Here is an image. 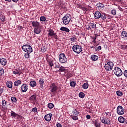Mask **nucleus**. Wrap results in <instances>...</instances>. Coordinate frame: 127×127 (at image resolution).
Masks as SVG:
<instances>
[{"mask_svg": "<svg viewBox=\"0 0 127 127\" xmlns=\"http://www.w3.org/2000/svg\"><path fill=\"white\" fill-rule=\"evenodd\" d=\"M62 20L64 24L67 25L69 24L70 21H71V15L69 14H66L64 17L62 18Z\"/></svg>", "mask_w": 127, "mask_h": 127, "instance_id": "nucleus-1", "label": "nucleus"}, {"mask_svg": "<svg viewBox=\"0 0 127 127\" xmlns=\"http://www.w3.org/2000/svg\"><path fill=\"white\" fill-rule=\"evenodd\" d=\"M72 48L73 51L77 54H79L82 52V47L80 45H74Z\"/></svg>", "mask_w": 127, "mask_h": 127, "instance_id": "nucleus-2", "label": "nucleus"}, {"mask_svg": "<svg viewBox=\"0 0 127 127\" xmlns=\"http://www.w3.org/2000/svg\"><path fill=\"white\" fill-rule=\"evenodd\" d=\"M22 50L27 53H31L32 52V47L29 45H25L22 46Z\"/></svg>", "mask_w": 127, "mask_h": 127, "instance_id": "nucleus-3", "label": "nucleus"}, {"mask_svg": "<svg viewBox=\"0 0 127 127\" xmlns=\"http://www.w3.org/2000/svg\"><path fill=\"white\" fill-rule=\"evenodd\" d=\"M114 67V63L109 62L105 64L104 67L106 71H112Z\"/></svg>", "mask_w": 127, "mask_h": 127, "instance_id": "nucleus-4", "label": "nucleus"}, {"mask_svg": "<svg viewBox=\"0 0 127 127\" xmlns=\"http://www.w3.org/2000/svg\"><path fill=\"white\" fill-rule=\"evenodd\" d=\"M113 72H114V74L117 76V77H120L123 75V71H122V69L120 68V67H115Z\"/></svg>", "mask_w": 127, "mask_h": 127, "instance_id": "nucleus-5", "label": "nucleus"}, {"mask_svg": "<svg viewBox=\"0 0 127 127\" xmlns=\"http://www.w3.org/2000/svg\"><path fill=\"white\" fill-rule=\"evenodd\" d=\"M48 37H50V36L51 37H54L55 38V39H58V36H57V34L52 29H50L48 31Z\"/></svg>", "mask_w": 127, "mask_h": 127, "instance_id": "nucleus-6", "label": "nucleus"}, {"mask_svg": "<svg viewBox=\"0 0 127 127\" xmlns=\"http://www.w3.org/2000/svg\"><path fill=\"white\" fill-rule=\"evenodd\" d=\"M59 60L60 63H67V59L66 58V56H65V54H61L60 55Z\"/></svg>", "mask_w": 127, "mask_h": 127, "instance_id": "nucleus-7", "label": "nucleus"}, {"mask_svg": "<svg viewBox=\"0 0 127 127\" xmlns=\"http://www.w3.org/2000/svg\"><path fill=\"white\" fill-rule=\"evenodd\" d=\"M58 87L55 85V83H52L50 86V90L52 93H55L57 91Z\"/></svg>", "mask_w": 127, "mask_h": 127, "instance_id": "nucleus-8", "label": "nucleus"}, {"mask_svg": "<svg viewBox=\"0 0 127 127\" xmlns=\"http://www.w3.org/2000/svg\"><path fill=\"white\" fill-rule=\"evenodd\" d=\"M117 114L118 115H124L125 113V109L122 106H118L117 109Z\"/></svg>", "mask_w": 127, "mask_h": 127, "instance_id": "nucleus-9", "label": "nucleus"}, {"mask_svg": "<svg viewBox=\"0 0 127 127\" xmlns=\"http://www.w3.org/2000/svg\"><path fill=\"white\" fill-rule=\"evenodd\" d=\"M101 123L105 124V125H111L112 121H111V119L108 118H105L101 119Z\"/></svg>", "mask_w": 127, "mask_h": 127, "instance_id": "nucleus-10", "label": "nucleus"}, {"mask_svg": "<svg viewBox=\"0 0 127 127\" xmlns=\"http://www.w3.org/2000/svg\"><path fill=\"white\" fill-rule=\"evenodd\" d=\"M22 92L25 93L28 90V86L26 84H23L21 87Z\"/></svg>", "mask_w": 127, "mask_h": 127, "instance_id": "nucleus-11", "label": "nucleus"}, {"mask_svg": "<svg viewBox=\"0 0 127 127\" xmlns=\"http://www.w3.org/2000/svg\"><path fill=\"white\" fill-rule=\"evenodd\" d=\"M32 25L33 26V27L37 28V27H41V26H40V24H39V22L34 21L32 22Z\"/></svg>", "mask_w": 127, "mask_h": 127, "instance_id": "nucleus-12", "label": "nucleus"}, {"mask_svg": "<svg viewBox=\"0 0 127 127\" xmlns=\"http://www.w3.org/2000/svg\"><path fill=\"white\" fill-rule=\"evenodd\" d=\"M121 36L124 40H127V33L125 31H123L121 33Z\"/></svg>", "mask_w": 127, "mask_h": 127, "instance_id": "nucleus-13", "label": "nucleus"}, {"mask_svg": "<svg viewBox=\"0 0 127 127\" xmlns=\"http://www.w3.org/2000/svg\"><path fill=\"white\" fill-rule=\"evenodd\" d=\"M51 117H52V114H49L45 116V120L47 122H50L51 121Z\"/></svg>", "mask_w": 127, "mask_h": 127, "instance_id": "nucleus-14", "label": "nucleus"}, {"mask_svg": "<svg viewBox=\"0 0 127 127\" xmlns=\"http://www.w3.org/2000/svg\"><path fill=\"white\" fill-rule=\"evenodd\" d=\"M96 6H97V7H98V8L100 9V10H102L104 9V8H105V5H104V4L100 3V2L97 3L96 4Z\"/></svg>", "mask_w": 127, "mask_h": 127, "instance_id": "nucleus-15", "label": "nucleus"}, {"mask_svg": "<svg viewBox=\"0 0 127 127\" xmlns=\"http://www.w3.org/2000/svg\"><path fill=\"white\" fill-rule=\"evenodd\" d=\"M101 13L99 11H97L94 14V17L95 19H99L101 16Z\"/></svg>", "mask_w": 127, "mask_h": 127, "instance_id": "nucleus-16", "label": "nucleus"}, {"mask_svg": "<svg viewBox=\"0 0 127 127\" xmlns=\"http://www.w3.org/2000/svg\"><path fill=\"white\" fill-rule=\"evenodd\" d=\"M40 28H41V27L34 28V33H36V34H39V33L41 32V30H40Z\"/></svg>", "mask_w": 127, "mask_h": 127, "instance_id": "nucleus-17", "label": "nucleus"}, {"mask_svg": "<svg viewBox=\"0 0 127 127\" xmlns=\"http://www.w3.org/2000/svg\"><path fill=\"white\" fill-rule=\"evenodd\" d=\"M91 59H92L93 61H97V60L99 59V57L96 55H92L91 56Z\"/></svg>", "mask_w": 127, "mask_h": 127, "instance_id": "nucleus-18", "label": "nucleus"}, {"mask_svg": "<svg viewBox=\"0 0 127 127\" xmlns=\"http://www.w3.org/2000/svg\"><path fill=\"white\" fill-rule=\"evenodd\" d=\"M60 30L61 31H65V32H69L70 31V30L66 27H62L60 28Z\"/></svg>", "mask_w": 127, "mask_h": 127, "instance_id": "nucleus-19", "label": "nucleus"}, {"mask_svg": "<svg viewBox=\"0 0 127 127\" xmlns=\"http://www.w3.org/2000/svg\"><path fill=\"white\" fill-rule=\"evenodd\" d=\"M36 94H34L32 95L30 98V100L32 101V102H36Z\"/></svg>", "mask_w": 127, "mask_h": 127, "instance_id": "nucleus-20", "label": "nucleus"}, {"mask_svg": "<svg viewBox=\"0 0 127 127\" xmlns=\"http://www.w3.org/2000/svg\"><path fill=\"white\" fill-rule=\"evenodd\" d=\"M19 85H21V81L19 80L15 81L14 83L15 87H18Z\"/></svg>", "mask_w": 127, "mask_h": 127, "instance_id": "nucleus-21", "label": "nucleus"}, {"mask_svg": "<svg viewBox=\"0 0 127 127\" xmlns=\"http://www.w3.org/2000/svg\"><path fill=\"white\" fill-rule=\"evenodd\" d=\"M11 117H13V118H15L16 117H18V118H19V117H20V116H19V115L15 113V112L11 111Z\"/></svg>", "mask_w": 127, "mask_h": 127, "instance_id": "nucleus-22", "label": "nucleus"}, {"mask_svg": "<svg viewBox=\"0 0 127 127\" xmlns=\"http://www.w3.org/2000/svg\"><path fill=\"white\" fill-rule=\"evenodd\" d=\"M6 63H7L6 60H5V59L2 58L1 60V62L0 63L1 65H2L3 66H5V65H6Z\"/></svg>", "mask_w": 127, "mask_h": 127, "instance_id": "nucleus-23", "label": "nucleus"}, {"mask_svg": "<svg viewBox=\"0 0 127 127\" xmlns=\"http://www.w3.org/2000/svg\"><path fill=\"white\" fill-rule=\"evenodd\" d=\"M40 88H43V84H44V79L41 78L39 80Z\"/></svg>", "mask_w": 127, "mask_h": 127, "instance_id": "nucleus-24", "label": "nucleus"}, {"mask_svg": "<svg viewBox=\"0 0 127 127\" xmlns=\"http://www.w3.org/2000/svg\"><path fill=\"white\" fill-rule=\"evenodd\" d=\"M6 86L9 89H11L12 88V82L11 81H8L6 82Z\"/></svg>", "mask_w": 127, "mask_h": 127, "instance_id": "nucleus-25", "label": "nucleus"}, {"mask_svg": "<svg viewBox=\"0 0 127 127\" xmlns=\"http://www.w3.org/2000/svg\"><path fill=\"white\" fill-rule=\"evenodd\" d=\"M118 121L120 122L121 124H124L125 123V118L122 116L119 117L118 118Z\"/></svg>", "mask_w": 127, "mask_h": 127, "instance_id": "nucleus-26", "label": "nucleus"}, {"mask_svg": "<svg viewBox=\"0 0 127 127\" xmlns=\"http://www.w3.org/2000/svg\"><path fill=\"white\" fill-rule=\"evenodd\" d=\"M2 109L6 108V101L4 100H2Z\"/></svg>", "mask_w": 127, "mask_h": 127, "instance_id": "nucleus-27", "label": "nucleus"}, {"mask_svg": "<svg viewBox=\"0 0 127 127\" xmlns=\"http://www.w3.org/2000/svg\"><path fill=\"white\" fill-rule=\"evenodd\" d=\"M79 113L78 112L77 109H74V111H72L71 115L73 116H79Z\"/></svg>", "mask_w": 127, "mask_h": 127, "instance_id": "nucleus-28", "label": "nucleus"}, {"mask_svg": "<svg viewBox=\"0 0 127 127\" xmlns=\"http://www.w3.org/2000/svg\"><path fill=\"white\" fill-rule=\"evenodd\" d=\"M92 28H96V24L90 23L89 24L88 29H91Z\"/></svg>", "mask_w": 127, "mask_h": 127, "instance_id": "nucleus-29", "label": "nucleus"}, {"mask_svg": "<svg viewBox=\"0 0 127 127\" xmlns=\"http://www.w3.org/2000/svg\"><path fill=\"white\" fill-rule=\"evenodd\" d=\"M94 126H95V127H101V124H100V123H99L98 121L95 120L94 122Z\"/></svg>", "mask_w": 127, "mask_h": 127, "instance_id": "nucleus-30", "label": "nucleus"}, {"mask_svg": "<svg viewBox=\"0 0 127 127\" xmlns=\"http://www.w3.org/2000/svg\"><path fill=\"white\" fill-rule=\"evenodd\" d=\"M82 88L83 89H84L86 90V89H88L89 88V84L88 83H85L82 85Z\"/></svg>", "mask_w": 127, "mask_h": 127, "instance_id": "nucleus-31", "label": "nucleus"}, {"mask_svg": "<svg viewBox=\"0 0 127 127\" xmlns=\"http://www.w3.org/2000/svg\"><path fill=\"white\" fill-rule=\"evenodd\" d=\"M30 85L31 87H36V82L34 81H31L30 82Z\"/></svg>", "mask_w": 127, "mask_h": 127, "instance_id": "nucleus-32", "label": "nucleus"}, {"mask_svg": "<svg viewBox=\"0 0 127 127\" xmlns=\"http://www.w3.org/2000/svg\"><path fill=\"white\" fill-rule=\"evenodd\" d=\"M70 118L72 119L73 121H77L79 120V118H78V116H76V115H74V116L71 115L70 116Z\"/></svg>", "mask_w": 127, "mask_h": 127, "instance_id": "nucleus-33", "label": "nucleus"}, {"mask_svg": "<svg viewBox=\"0 0 127 127\" xmlns=\"http://www.w3.org/2000/svg\"><path fill=\"white\" fill-rule=\"evenodd\" d=\"M54 65H55V68H60V64L59 63L56 62L55 63H54Z\"/></svg>", "mask_w": 127, "mask_h": 127, "instance_id": "nucleus-34", "label": "nucleus"}, {"mask_svg": "<svg viewBox=\"0 0 127 127\" xmlns=\"http://www.w3.org/2000/svg\"><path fill=\"white\" fill-rule=\"evenodd\" d=\"M66 69H65V67L64 66H61L60 67V69L59 70V72H65Z\"/></svg>", "mask_w": 127, "mask_h": 127, "instance_id": "nucleus-35", "label": "nucleus"}, {"mask_svg": "<svg viewBox=\"0 0 127 127\" xmlns=\"http://www.w3.org/2000/svg\"><path fill=\"white\" fill-rule=\"evenodd\" d=\"M48 107L49 109H53V108H54V105L52 103H50L48 104Z\"/></svg>", "mask_w": 127, "mask_h": 127, "instance_id": "nucleus-36", "label": "nucleus"}, {"mask_svg": "<svg viewBox=\"0 0 127 127\" xmlns=\"http://www.w3.org/2000/svg\"><path fill=\"white\" fill-rule=\"evenodd\" d=\"M11 101L12 102V103H16L17 100H16V97H12L11 98Z\"/></svg>", "mask_w": 127, "mask_h": 127, "instance_id": "nucleus-37", "label": "nucleus"}, {"mask_svg": "<svg viewBox=\"0 0 127 127\" xmlns=\"http://www.w3.org/2000/svg\"><path fill=\"white\" fill-rule=\"evenodd\" d=\"M79 96L80 98H81V99H83V98H84L85 97V94L83 92H80L79 94Z\"/></svg>", "mask_w": 127, "mask_h": 127, "instance_id": "nucleus-38", "label": "nucleus"}, {"mask_svg": "<svg viewBox=\"0 0 127 127\" xmlns=\"http://www.w3.org/2000/svg\"><path fill=\"white\" fill-rule=\"evenodd\" d=\"M0 19L1 20V21H4V19H5V17H4V16L3 15H1L0 16Z\"/></svg>", "mask_w": 127, "mask_h": 127, "instance_id": "nucleus-39", "label": "nucleus"}, {"mask_svg": "<svg viewBox=\"0 0 127 127\" xmlns=\"http://www.w3.org/2000/svg\"><path fill=\"white\" fill-rule=\"evenodd\" d=\"M100 17H101L102 19H103V20H105V19L107 18V16L105 14H101V16Z\"/></svg>", "mask_w": 127, "mask_h": 127, "instance_id": "nucleus-40", "label": "nucleus"}, {"mask_svg": "<svg viewBox=\"0 0 127 127\" xmlns=\"http://www.w3.org/2000/svg\"><path fill=\"white\" fill-rule=\"evenodd\" d=\"M123 92L121 91H117V95L119 96H123Z\"/></svg>", "mask_w": 127, "mask_h": 127, "instance_id": "nucleus-41", "label": "nucleus"}, {"mask_svg": "<svg viewBox=\"0 0 127 127\" xmlns=\"http://www.w3.org/2000/svg\"><path fill=\"white\" fill-rule=\"evenodd\" d=\"M41 21H45L46 20V17L45 16H41L40 18Z\"/></svg>", "mask_w": 127, "mask_h": 127, "instance_id": "nucleus-42", "label": "nucleus"}, {"mask_svg": "<svg viewBox=\"0 0 127 127\" xmlns=\"http://www.w3.org/2000/svg\"><path fill=\"white\" fill-rule=\"evenodd\" d=\"M70 85L71 87H75V85H76V82L75 81H71L70 83Z\"/></svg>", "mask_w": 127, "mask_h": 127, "instance_id": "nucleus-43", "label": "nucleus"}, {"mask_svg": "<svg viewBox=\"0 0 127 127\" xmlns=\"http://www.w3.org/2000/svg\"><path fill=\"white\" fill-rule=\"evenodd\" d=\"M4 73V71L3 70V68H0V76L2 75V74Z\"/></svg>", "mask_w": 127, "mask_h": 127, "instance_id": "nucleus-44", "label": "nucleus"}, {"mask_svg": "<svg viewBox=\"0 0 127 127\" xmlns=\"http://www.w3.org/2000/svg\"><path fill=\"white\" fill-rule=\"evenodd\" d=\"M111 13L112 14H113V15H116V13H117V11H116V9H113L111 11Z\"/></svg>", "mask_w": 127, "mask_h": 127, "instance_id": "nucleus-45", "label": "nucleus"}, {"mask_svg": "<svg viewBox=\"0 0 127 127\" xmlns=\"http://www.w3.org/2000/svg\"><path fill=\"white\" fill-rule=\"evenodd\" d=\"M29 54H30V53H27L26 54H25V58H29Z\"/></svg>", "mask_w": 127, "mask_h": 127, "instance_id": "nucleus-46", "label": "nucleus"}, {"mask_svg": "<svg viewBox=\"0 0 127 127\" xmlns=\"http://www.w3.org/2000/svg\"><path fill=\"white\" fill-rule=\"evenodd\" d=\"M79 7L80 8H81V9H82V10H83L84 11H86V10H87V9L84 7H82L81 5H79Z\"/></svg>", "mask_w": 127, "mask_h": 127, "instance_id": "nucleus-47", "label": "nucleus"}, {"mask_svg": "<svg viewBox=\"0 0 127 127\" xmlns=\"http://www.w3.org/2000/svg\"><path fill=\"white\" fill-rule=\"evenodd\" d=\"M3 93V88L1 87H0V95H1Z\"/></svg>", "mask_w": 127, "mask_h": 127, "instance_id": "nucleus-48", "label": "nucleus"}, {"mask_svg": "<svg viewBox=\"0 0 127 127\" xmlns=\"http://www.w3.org/2000/svg\"><path fill=\"white\" fill-rule=\"evenodd\" d=\"M49 65H50V66L51 67H52V66H53V65H54V64H53V62L51 61L49 62Z\"/></svg>", "mask_w": 127, "mask_h": 127, "instance_id": "nucleus-49", "label": "nucleus"}, {"mask_svg": "<svg viewBox=\"0 0 127 127\" xmlns=\"http://www.w3.org/2000/svg\"><path fill=\"white\" fill-rule=\"evenodd\" d=\"M13 73L15 75H16V74H18V73H19V72L17 70H15L13 71Z\"/></svg>", "mask_w": 127, "mask_h": 127, "instance_id": "nucleus-50", "label": "nucleus"}, {"mask_svg": "<svg viewBox=\"0 0 127 127\" xmlns=\"http://www.w3.org/2000/svg\"><path fill=\"white\" fill-rule=\"evenodd\" d=\"M124 76L127 78V70H125L124 71Z\"/></svg>", "mask_w": 127, "mask_h": 127, "instance_id": "nucleus-51", "label": "nucleus"}, {"mask_svg": "<svg viewBox=\"0 0 127 127\" xmlns=\"http://www.w3.org/2000/svg\"><path fill=\"white\" fill-rule=\"evenodd\" d=\"M32 112H37V108L35 107L32 108Z\"/></svg>", "mask_w": 127, "mask_h": 127, "instance_id": "nucleus-52", "label": "nucleus"}, {"mask_svg": "<svg viewBox=\"0 0 127 127\" xmlns=\"http://www.w3.org/2000/svg\"><path fill=\"white\" fill-rule=\"evenodd\" d=\"M67 77H68V78H70V77H72V74H71V73L67 72V74H66Z\"/></svg>", "mask_w": 127, "mask_h": 127, "instance_id": "nucleus-53", "label": "nucleus"}, {"mask_svg": "<svg viewBox=\"0 0 127 127\" xmlns=\"http://www.w3.org/2000/svg\"><path fill=\"white\" fill-rule=\"evenodd\" d=\"M86 119H87V120H90V119H91V116L89 115H86Z\"/></svg>", "mask_w": 127, "mask_h": 127, "instance_id": "nucleus-54", "label": "nucleus"}, {"mask_svg": "<svg viewBox=\"0 0 127 127\" xmlns=\"http://www.w3.org/2000/svg\"><path fill=\"white\" fill-rule=\"evenodd\" d=\"M101 46H98V47L97 48V50L98 51H100V50H101Z\"/></svg>", "mask_w": 127, "mask_h": 127, "instance_id": "nucleus-55", "label": "nucleus"}, {"mask_svg": "<svg viewBox=\"0 0 127 127\" xmlns=\"http://www.w3.org/2000/svg\"><path fill=\"white\" fill-rule=\"evenodd\" d=\"M57 127H62V125H61V124L58 123V124H57Z\"/></svg>", "mask_w": 127, "mask_h": 127, "instance_id": "nucleus-56", "label": "nucleus"}, {"mask_svg": "<svg viewBox=\"0 0 127 127\" xmlns=\"http://www.w3.org/2000/svg\"><path fill=\"white\" fill-rule=\"evenodd\" d=\"M105 114L107 116H111V113L110 112H105Z\"/></svg>", "mask_w": 127, "mask_h": 127, "instance_id": "nucleus-57", "label": "nucleus"}, {"mask_svg": "<svg viewBox=\"0 0 127 127\" xmlns=\"http://www.w3.org/2000/svg\"><path fill=\"white\" fill-rule=\"evenodd\" d=\"M122 48H124V49H127V46H123Z\"/></svg>", "mask_w": 127, "mask_h": 127, "instance_id": "nucleus-58", "label": "nucleus"}, {"mask_svg": "<svg viewBox=\"0 0 127 127\" xmlns=\"http://www.w3.org/2000/svg\"><path fill=\"white\" fill-rule=\"evenodd\" d=\"M124 124H127V119H124Z\"/></svg>", "mask_w": 127, "mask_h": 127, "instance_id": "nucleus-59", "label": "nucleus"}, {"mask_svg": "<svg viewBox=\"0 0 127 127\" xmlns=\"http://www.w3.org/2000/svg\"><path fill=\"white\" fill-rule=\"evenodd\" d=\"M87 7H88L89 9H91V8H92V7H91L90 5H88Z\"/></svg>", "mask_w": 127, "mask_h": 127, "instance_id": "nucleus-60", "label": "nucleus"}, {"mask_svg": "<svg viewBox=\"0 0 127 127\" xmlns=\"http://www.w3.org/2000/svg\"><path fill=\"white\" fill-rule=\"evenodd\" d=\"M12 1H13L14 2H15L16 1H18L19 0H12Z\"/></svg>", "mask_w": 127, "mask_h": 127, "instance_id": "nucleus-61", "label": "nucleus"}, {"mask_svg": "<svg viewBox=\"0 0 127 127\" xmlns=\"http://www.w3.org/2000/svg\"><path fill=\"white\" fill-rule=\"evenodd\" d=\"M75 40V39L74 38H71V41H74Z\"/></svg>", "mask_w": 127, "mask_h": 127, "instance_id": "nucleus-62", "label": "nucleus"}, {"mask_svg": "<svg viewBox=\"0 0 127 127\" xmlns=\"http://www.w3.org/2000/svg\"><path fill=\"white\" fill-rule=\"evenodd\" d=\"M96 38H94V40H93V42L94 43H96Z\"/></svg>", "mask_w": 127, "mask_h": 127, "instance_id": "nucleus-63", "label": "nucleus"}, {"mask_svg": "<svg viewBox=\"0 0 127 127\" xmlns=\"http://www.w3.org/2000/svg\"><path fill=\"white\" fill-rule=\"evenodd\" d=\"M6 1H9V2H10L11 1V0H5Z\"/></svg>", "mask_w": 127, "mask_h": 127, "instance_id": "nucleus-64", "label": "nucleus"}]
</instances>
